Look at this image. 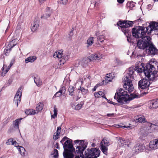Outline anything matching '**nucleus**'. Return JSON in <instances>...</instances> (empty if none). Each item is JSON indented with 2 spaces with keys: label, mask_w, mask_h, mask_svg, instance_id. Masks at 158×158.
I'll use <instances>...</instances> for the list:
<instances>
[{
  "label": "nucleus",
  "mask_w": 158,
  "mask_h": 158,
  "mask_svg": "<svg viewBox=\"0 0 158 158\" xmlns=\"http://www.w3.org/2000/svg\"><path fill=\"white\" fill-rule=\"evenodd\" d=\"M68 0H61L60 3L63 5H66Z\"/></svg>",
  "instance_id": "obj_48"
},
{
  "label": "nucleus",
  "mask_w": 158,
  "mask_h": 158,
  "mask_svg": "<svg viewBox=\"0 0 158 158\" xmlns=\"http://www.w3.org/2000/svg\"><path fill=\"white\" fill-rule=\"evenodd\" d=\"M39 26V22L38 20L34 21L33 23L31 25V29L33 32L35 31L38 29Z\"/></svg>",
  "instance_id": "obj_19"
},
{
  "label": "nucleus",
  "mask_w": 158,
  "mask_h": 158,
  "mask_svg": "<svg viewBox=\"0 0 158 158\" xmlns=\"http://www.w3.org/2000/svg\"><path fill=\"white\" fill-rule=\"evenodd\" d=\"M145 148V147L142 145H136L134 147V150L137 153H138L139 152H142Z\"/></svg>",
  "instance_id": "obj_21"
},
{
  "label": "nucleus",
  "mask_w": 158,
  "mask_h": 158,
  "mask_svg": "<svg viewBox=\"0 0 158 158\" xmlns=\"http://www.w3.org/2000/svg\"><path fill=\"white\" fill-rule=\"evenodd\" d=\"M60 142L63 144L64 150L73 151L74 149L72 144V141L66 136L64 137Z\"/></svg>",
  "instance_id": "obj_7"
},
{
  "label": "nucleus",
  "mask_w": 158,
  "mask_h": 158,
  "mask_svg": "<svg viewBox=\"0 0 158 158\" xmlns=\"http://www.w3.org/2000/svg\"><path fill=\"white\" fill-rule=\"evenodd\" d=\"M124 1V0H117L118 2L119 3H122Z\"/></svg>",
  "instance_id": "obj_54"
},
{
  "label": "nucleus",
  "mask_w": 158,
  "mask_h": 158,
  "mask_svg": "<svg viewBox=\"0 0 158 158\" xmlns=\"http://www.w3.org/2000/svg\"><path fill=\"white\" fill-rule=\"evenodd\" d=\"M105 99H107V101L108 103H111V104L113 103V102H112V101H111L110 100H108L107 99V98L106 97H105Z\"/></svg>",
  "instance_id": "obj_55"
},
{
  "label": "nucleus",
  "mask_w": 158,
  "mask_h": 158,
  "mask_svg": "<svg viewBox=\"0 0 158 158\" xmlns=\"http://www.w3.org/2000/svg\"><path fill=\"white\" fill-rule=\"evenodd\" d=\"M135 120L136 122L139 123H145L146 122L145 117L143 116H139L135 117Z\"/></svg>",
  "instance_id": "obj_18"
},
{
  "label": "nucleus",
  "mask_w": 158,
  "mask_h": 158,
  "mask_svg": "<svg viewBox=\"0 0 158 158\" xmlns=\"http://www.w3.org/2000/svg\"><path fill=\"white\" fill-rule=\"evenodd\" d=\"M94 95L95 98H99L101 97L105 98V93L102 91H99L98 92H95Z\"/></svg>",
  "instance_id": "obj_25"
},
{
  "label": "nucleus",
  "mask_w": 158,
  "mask_h": 158,
  "mask_svg": "<svg viewBox=\"0 0 158 158\" xmlns=\"http://www.w3.org/2000/svg\"><path fill=\"white\" fill-rule=\"evenodd\" d=\"M112 104L114 105H117L118 104L117 103H115V102H113V103H112Z\"/></svg>",
  "instance_id": "obj_61"
},
{
  "label": "nucleus",
  "mask_w": 158,
  "mask_h": 158,
  "mask_svg": "<svg viewBox=\"0 0 158 158\" xmlns=\"http://www.w3.org/2000/svg\"><path fill=\"white\" fill-rule=\"evenodd\" d=\"M46 0H39V1L40 3H42L44 1Z\"/></svg>",
  "instance_id": "obj_57"
},
{
  "label": "nucleus",
  "mask_w": 158,
  "mask_h": 158,
  "mask_svg": "<svg viewBox=\"0 0 158 158\" xmlns=\"http://www.w3.org/2000/svg\"><path fill=\"white\" fill-rule=\"evenodd\" d=\"M158 139H156L150 142L149 147L151 149H156L157 148Z\"/></svg>",
  "instance_id": "obj_14"
},
{
  "label": "nucleus",
  "mask_w": 158,
  "mask_h": 158,
  "mask_svg": "<svg viewBox=\"0 0 158 158\" xmlns=\"http://www.w3.org/2000/svg\"><path fill=\"white\" fill-rule=\"evenodd\" d=\"M53 112L54 114L51 115V117L52 118H55L57 116V110L55 106L54 108Z\"/></svg>",
  "instance_id": "obj_40"
},
{
  "label": "nucleus",
  "mask_w": 158,
  "mask_h": 158,
  "mask_svg": "<svg viewBox=\"0 0 158 158\" xmlns=\"http://www.w3.org/2000/svg\"><path fill=\"white\" fill-rule=\"evenodd\" d=\"M102 55L100 54H94L90 56L92 60H99L102 58Z\"/></svg>",
  "instance_id": "obj_20"
},
{
  "label": "nucleus",
  "mask_w": 158,
  "mask_h": 158,
  "mask_svg": "<svg viewBox=\"0 0 158 158\" xmlns=\"http://www.w3.org/2000/svg\"><path fill=\"white\" fill-rule=\"evenodd\" d=\"M146 79L143 78L139 81L138 83L139 87L141 89H145L149 87L150 85V82Z\"/></svg>",
  "instance_id": "obj_12"
},
{
  "label": "nucleus",
  "mask_w": 158,
  "mask_h": 158,
  "mask_svg": "<svg viewBox=\"0 0 158 158\" xmlns=\"http://www.w3.org/2000/svg\"><path fill=\"white\" fill-rule=\"evenodd\" d=\"M81 96H78L77 98H75V100H76V101H77L80 98H81Z\"/></svg>",
  "instance_id": "obj_59"
},
{
  "label": "nucleus",
  "mask_w": 158,
  "mask_h": 158,
  "mask_svg": "<svg viewBox=\"0 0 158 158\" xmlns=\"http://www.w3.org/2000/svg\"><path fill=\"white\" fill-rule=\"evenodd\" d=\"M36 59V57L35 56H31L27 57L25 59V62L26 63L28 62H33Z\"/></svg>",
  "instance_id": "obj_29"
},
{
  "label": "nucleus",
  "mask_w": 158,
  "mask_h": 158,
  "mask_svg": "<svg viewBox=\"0 0 158 158\" xmlns=\"http://www.w3.org/2000/svg\"><path fill=\"white\" fill-rule=\"evenodd\" d=\"M13 142V139L12 138H10L7 140V142H6V144L7 145H10V144L12 145Z\"/></svg>",
  "instance_id": "obj_44"
},
{
  "label": "nucleus",
  "mask_w": 158,
  "mask_h": 158,
  "mask_svg": "<svg viewBox=\"0 0 158 158\" xmlns=\"http://www.w3.org/2000/svg\"><path fill=\"white\" fill-rule=\"evenodd\" d=\"M102 84H100V83H99L98 84H97V85H96V86L94 87V89H93V90L94 91H96V89L98 88V86H101V85Z\"/></svg>",
  "instance_id": "obj_49"
},
{
  "label": "nucleus",
  "mask_w": 158,
  "mask_h": 158,
  "mask_svg": "<svg viewBox=\"0 0 158 158\" xmlns=\"http://www.w3.org/2000/svg\"><path fill=\"white\" fill-rule=\"evenodd\" d=\"M68 91L69 93V94L71 96L73 95V93L74 91L73 87L72 86H69L68 89Z\"/></svg>",
  "instance_id": "obj_43"
},
{
  "label": "nucleus",
  "mask_w": 158,
  "mask_h": 158,
  "mask_svg": "<svg viewBox=\"0 0 158 158\" xmlns=\"http://www.w3.org/2000/svg\"><path fill=\"white\" fill-rule=\"evenodd\" d=\"M56 148L57 149H59V144H58V143H56Z\"/></svg>",
  "instance_id": "obj_58"
},
{
  "label": "nucleus",
  "mask_w": 158,
  "mask_h": 158,
  "mask_svg": "<svg viewBox=\"0 0 158 158\" xmlns=\"http://www.w3.org/2000/svg\"><path fill=\"white\" fill-rule=\"evenodd\" d=\"M112 79V78L108 76H106L105 79V81L106 83H107L111 81Z\"/></svg>",
  "instance_id": "obj_46"
},
{
  "label": "nucleus",
  "mask_w": 158,
  "mask_h": 158,
  "mask_svg": "<svg viewBox=\"0 0 158 158\" xmlns=\"http://www.w3.org/2000/svg\"><path fill=\"white\" fill-rule=\"evenodd\" d=\"M149 48L148 49V52L152 55H154L156 53L157 50L154 46V45L151 43L150 44L149 46Z\"/></svg>",
  "instance_id": "obj_16"
},
{
  "label": "nucleus",
  "mask_w": 158,
  "mask_h": 158,
  "mask_svg": "<svg viewBox=\"0 0 158 158\" xmlns=\"http://www.w3.org/2000/svg\"><path fill=\"white\" fill-rule=\"evenodd\" d=\"M75 158H80V157L79 156H76Z\"/></svg>",
  "instance_id": "obj_63"
},
{
  "label": "nucleus",
  "mask_w": 158,
  "mask_h": 158,
  "mask_svg": "<svg viewBox=\"0 0 158 158\" xmlns=\"http://www.w3.org/2000/svg\"><path fill=\"white\" fill-rule=\"evenodd\" d=\"M92 60L90 56L89 57H85L82 60V61L85 64H87L90 61Z\"/></svg>",
  "instance_id": "obj_38"
},
{
  "label": "nucleus",
  "mask_w": 158,
  "mask_h": 158,
  "mask_svg": "<svg viewBox=\"0 0 158 158\" xmlns=\"http://www.w3.org/2000/svg\"><path fill=\"white\" fill-rule=\"evenodd\" d=\"M9 28V26H8L7 27V29H6V31H7V29H8V28Z\"/></svg>",
  "instance_id": "obj_64"
},
{
  "label": "nucleus",
  "mask_w": 158,
  "mask_h": 158,
  "mask_svg": "<svg viewBox=\"0 0 158 158\" xmlns=\"http://www.w3.org/2000/svg\"><path fill=\"white\" fill-rule=\"evenodd\" d=\"M115 61V62L117 63L118 64H120L121 63V62L118 59H116Z\"/></svg>",
  "instance_id": "obj_52"
},
{
  "label": "nucleus",
  "mask_w": 158,
  "mask_h": 158,
  "mask_svg": "<svg viewBox=\"0 0 158 158\" xmlns=\"http://www.w3.org/2000/svg\"><path fill=\"white\" fill-rule=\"evenodd\" d=\"M17 149L22 156H24L26 154V151L25 148L22 146L17 147Z\"/></svg>",
  "instance_id": "obj_27"
},
{
  "label": "nucleus",
  "mask_w": 158,
  "mask_h": 158,
  "mask_svg": "<svg viewBox=\"0 0 158 158\" xmlns=\"http://www.w3.org/2000/svg\"><path fill=\"white\" fill-rule=\"evenodd\" d=\"M83 105V102H81L80 104H78L76 106H75V109L76 110H80Z\"/></svg>",
  "instance_id": "obj_39"
},
{
  "label": "nucleus",
  "mask_w": 158,
  "mask_h": 158,
  "mask_svg": "<svg viewBox=\"0 0 158 158\" xmlns=\"http://www.w3.org/2000/svg\"><path fill=\"white\" fill-rule=\"evenodd\" d=\"M119 127H121L122 128H123V127H124V128H130V127L129 126H127V127H126V126H120V125H118Z\"/></svg>",
  "instance_id": "obj_56"
},
{
  "label": "nucleus",
  "mask_w": 158,
  "mask_h": 158,
  "mask_svg": "<svg viewBox=\"0 0 158 158\" xmlns=\"http://www.w3.org/2000/svg\"><path fill=\"white\" fill-rule=\"evenodd\" d=\"M149 108H156L158 107L157 99L153 100L150 101Z\"/></svg>",
  "instance_id": "obj_15"
},
{
  "label": "nucleus",
  "mask_w": 158,
  "mask_h": 158,
  "mask_svg": "<svg viewBox=\"0 0 158 158\" xmlns=\"http://www.w3.org/2000/svg\"><path fill=\"white\" fill-rule=\"evenodd\" d=\"M14 60H11L10 61V64L7 67H10H10L12 65V64H14Z\"/></svg>",
  "instance_id": "obj_51"
},
{
  "label": "nucleus",
  "mask_w": 158,
  "mask_h": 158,
  "mask_svg": "<svg viewBox=\"0 0 158 158\" xmlns=\"http://www.w3.org/2000/svg\"><path fill=\"white\" fill-rule=\"evenodd\" d=\"M149 25L146 27L138 26L133 28L132 30L133 36L137 38L144 37L145 36L149 35L152 31L157 30L158 23L155 22H152L149 23Z\"/></svg>",
  "instance_id": "obj_1"
},
{
  "label": "nucleus",
  "mask_w": 158,
  "mask_h": 158,
  "mask_svg": "<svg viewBox=\"0 0 158 158\" xmlns=\"http://www.w3.org/2000/svg\"><path fill=\"white\" fill-rule=\"evenodd\" d=\"M114 115V114L113 113L112 114H107V116L108 117H113Z\"/></svg>",
  "instance_id": "obj_53"
},
{
  "label": "nucleus",
  "mask_w": 158,
  "mask_h": 158,
  "mask_svg": "<svg viewBox=\"0 0 158 158\" xmlns=\"http://www.w3.org/2000/svg\"><path fill=\"white\" fill-rule=\"evenodd\" d=\"M133 24L132 21H124L122 22L119 21L117 23V25L120 26L122 31L124 33L125 35L127 37L128 35L129 30L128 28L129 27L132 26Z\"/></svg>",
  "instance_id": "obj_5"
},
{
  "label": "nucleus",
  "mask_w": 158,
  "mask_h": 158,
  "mask_svg": "<svg viewBox=\"0 0 158 158\" xmlns=\"http://www.w3.org/2000/svg\"><path fill=\"white\" fill-rule=\"evenodd\" d=\"M34 81L35 83L38 86H40L42 84V81L39 77H34Z\"/></svg>",
  "instance_id": "obj_33"
},
{
  "label": "nucleus",
  "mask_w": 158,
  "mask_h": 158,
  "mask_svg": "<svg viewBox=\"0 0 158 158\" xmlns=\"http://www.w3.org/2000/svg\"><path fill=\"white\" fill-rule=\"evenodd\" d=\"M64 158H73L74 155L72 153L69 152H64L63 153Z\"/></svg>",
  "instance_id": "obj_30"
},
{
  "label": "nucleus",
  "mask_w": 158,
  "mask_h": 158,
  "mask_svg": "<svg viewBox=\"0 0 158 158\" xmlns=\"http://www.w3.org/2000/svg\"><path fill=\"white\" fill-rule=\"evenodd\" d=\"M78 82L77 81L75 84V85L76 86L77 84L78 83L80 85H81L82 84V79L80 78L78 80Z\"/></svg>",
  "instance_id": "obj_47"
},
{
  "label": "nucleus",
  "mask_w": 158,
  "mask_h": 158,
  "mask_svg": "<svg viewBox=\"0 0 158 158\" xmlns=\"http://www.w3.org/2000/svg\"><path fill=\"white\" fill-rule=\"evenodd\" d=\"M12 48L9 46V45L6 47L4 50V52L5 54L7 55L6 53H8L10 51Z\"/></svg>",
  "instance_id": "obj_41"
},
{
  "label": "nucleus",
  "mask_w": 158,
  "mask_h": 158,
  "mask_svg": "<svg viewBox=\"0 0 158 158\" xmlns=\"http://www.w3.org/2000/svg\"><path fill=\"white\" fill-rule=\"evenodd\" d=\"M144 64L140 63V64L136 67L135 70L138 73H142L143 71L146 77L150 81H153L157 78L158 75L157 71H155V68L153 65L148 64L145 67H144Z\"/></svg>",
  "instance_id": "obj_2"
},
{
  "label": "nucleus",
  "mask_w": 158,
  "mask_h": 158,
  "mask_svg": "<svg viewBox=\"0 0 158 158\" xmlns=\"http://www.w3.org/2000/svg\"><path fill=\"white\" fill-rule=\"evenodd\" d=\"M12 145H14L15 147H16L17 148V147L19 146L18 145V143H17L16 141L15 140L14 141Z\"/></svg>",
  "instance_id": "obj_50"
},
{
  "label": "nucleus",
  "mask_w": 158,
  "mask_h": 158,
  "mask_svg": "<svg viewBox=\"0 0 158 158\" xmlns=\"http://www.w3.org/2000/svg\"><path fill=\"white\" fill-rule=\"evenodd\" d=\"M22 88L19 87L17 91L14 99V103L17 106H18V103L20 102L22 96Z\"/></svg>",
  "instance_id": "obj_13"
},
{
  "label": "nucleus",
  "mask_w": 158,
  "mask_h": 158,
  "mask_svg": "<svg viewBox=\"0 0 158 158\" xmlns=\"http://www.w3.org/2000/svg\"><path fill=\"white\" fill-rule=\"evenodd\" d=\"M142 39V40H139L138 41L137 46L139 49H143L150 44L151 38L148 36H145Z\"/></svg>",
  "instance_id": "obj_6"
},
{
  "label": "nucleus",
  "mask_w": 158,
  "mask_h": 158,
  "mask_svg": "<svg viewBox=\"0 0 158 158\" xmlns=\"http://www.w3.org/2000/svg\"><path fill=\"white\" fill-rule=\"evenodd\" d=\"M46 12L45 15H44L43 17L45 19L49 17L52 13V11L50 7H47L46 8Z\"/></svg>",
  "instance_id": "obj_31"
},
{
  "label": "nucleus",
  "mask_w": 158,
  "mask_h": 158,
  "mask_svg": "<svg viewBox=\"0 0 158 158\" xmlns=\"http://www.w3.org/2000/svg\"><path fill=\"white\" fill-rule=\"evenodd\" d=\"M112 104L114 105H117L118 104L117 103H115V102H113V103H112Z\"/></svg>",
  "instance_id": "obj_60"
},
{
  "label": "nucleus",
  "mask_w": 158,
  "mask_h": 158,
  "mask_svg": "<svg viewBox=\"0 0 158 158\" xmlns=\"http://www.w3.org/2000/svg\"><path fill=\"white\" fill-rule=\"evenodd\" d=\"M62 52L60 51V52H56L54 53L53 55V57L55 58H61L60 60L61 64H64V63L69 58V56H66L64 57V56H62L63 54L62 53Z\"/></svg>",
  "instance_id": "obj_10"
},
{
  "label": "nucleus",
  "mask_w": 158,
  "mask_h": 158,
  "mask_svg": "<svg viewBox=\"0 0 158 158\" xmlns=\"http://www.w3.org/2000/svg\"><path fill=\"white\" fill-rule=\"evenodd\" d=\"M134 69L132 68H130L129 69L127 76L123 77V87L126 90H127L129 92H131L134 89L132 82L133 78V73Z\"/></svg>",
  "instance_id": "obj_4"
},
{
  "label": "nucleus",
  "mask_w": 158,
  "mask_h": 158,
  "mask_svg": "<svg viewBox=\"0 0 158 158\" xmlns=\"http://www.w3.org/2000/svg\"><path fill=\"white\" fill-rule=\"evenodd\" d=\"M61 128L60 127H57L56 132L54 133L53 136V139L55 140L58 139L60 135Z\"/></svg>",
  "instance_id": "obj_23"
},
{
  "label": "nucleus",
  "mask_w": 158,
  "mask_h": 158,
  "mask_svg": "<svg viewBox=\"0 0 158 158\" xmlns=\"http://www.w3.org/2000/svg\"><path fill=\"white\" fill-rule=\"evenodd\" d=\"M43 104L41 102H39L36 106V111H37L36 113L40 111L43 109Z\"/></svg>",
  "instance_id": "obj_35"
},
{
  "label": "nucleus",
  "mask_w": 158,
  "mask_h": 158,
  "mask_svg": "<svg viewBox=\"0 0 158 158\" xmlns=\"http://www.w3.org/2000/svg\"><path fill=\"white\" fill-rule=\"evenodd\" d=\"M130 142L128 140H124L122 138H120L118 140V143L120 146H123L124 145H127L128 146L129 143Z\"/></svg>",
  "instance_id": "obj_17"
},
{
  "label": "nucleus",
  "mask_w": 158,
  "mask_h": 158,
  "mask_svg": "<svg viewBox=\"0 0 158 158\" xmlns=\"http://www.w3.org/2000/svg\"><path fill=\"white\" fill-rule=\"evenodd\" d=\"M25 114L27 115H34L35 114L36 112V111L33 109L27 110L25 111Z\"/></svg>",
  "instance_id": "obj_32"
},
{
  "label": "nucleus",
  "mask_w": 158,
  "mask_h": 158,
  "mask_svg": "<svg viewBox=\"0 0 158 158\" xmlns=\"http://www.w3.org/2000/svg\"><path fill=\"white\" fill-rule=\"evenodd\" d=\"M110 144V143L108 140L103 139L101 141L100 148L102 151L105 154H106L108 150L107 147Z\"/></svg>",
  "instance_id": "obj_11"
},
{
  "label": "nucleus",
  "mask_w": 158,
  "mask_h": 158,
  "mask_svg": "<svg viewBox=\"0 0 158 158\" xmlns=\"http://www.w3.org/2000/svg\"><path fill=\"white\" fill-rule=\"evenodd\" d=\"M70 35H73V32L72 31H71L70 32Z\"/></svg>",
  "instance_id": "obj_62"
},
{
  "label": "nucleus",
  "mask_w": 158,
  "mask_h": 158,
  "mask_svg": "<svg viewBox=\"0 0 158 158\" xmlns=\"http://www.w3.org/2000/svg\"><path fill=\"white\" fill-rule=\"evenodd\" d=\"M141 96V95L137 94H131V96L122 89H118L117 91L114 96V99H116L118 102L126 104L129 101L135 98H138Z\"/></svg>",
  "instance_id": "obj_3"
},
{
  "label": "nucleus",
  "mask_w": 158,
  "mask_h": 158,
  "mask_svg": "<svg viewBox=\"0 0 158 158\" xmlns=\"http://www.w3.org/2000/svg\"><path fill=\"white\" fill-rule=\"evenodd\" d=\"M74 142L76 147V150L74 149L73 150H74L76 152L81 156L86 147L84 141L83 140H77L74 141Z\"/></svg>",
  "instance_id": "obj_8"
},
{
  "label": "nucleus",
  "mask_w": 158,
  "mask_h": 158,
  "mask_svg": "<svg viewBox=\"0 0 158 158\" xmlns=\"http://www.w3.org/2000/svg\"><path fill=\"white\" fill-rule=\"evenodd\" d=\"M148 125L152 128L154 129L157 128V124H154L151 123H148Z\"/></svg>",
  "instance_id": "obj_42"
},
{
  "label": "nucleus",
  "mask_w": 158,
  "mask_h": 158,
  "mask_svg": "<svg viewBox=\"0 0 158 158\" xmlns=\"http://www.w3.org/2000/svg\"><path fill=\"white\" fill-rule=\"evenodd\" d=\"M19 40V37L14 38L8 44L9 46L12 48L18 43Z\"/></svg>",
  "instance_id": "obj_22"
},
{
  "label": "nucleus",
  "mask_w": 158,
  "mask_h": 158,
  "mask_svg": "<svg viewBox=\"0 0 158 158\" xmlns=\"http://www.w3.org/2000/svg\"><path fill=\"white\" fill-rule=\"evenodd\" d=\"M104 36L103 35H99L98 37V42H102L104 41Z\"/></svg>",
  "instance_id": "obj_37"
},
{
  "label": "nucleus",
  "mask_w": 158,
  "mask_h": 158,
  "mask_svg": "<svg viewBox=\"0 0 158 158\" xmlns=\"http://www.w3.org/2000/svg\"><path fill=\"white\" fill-rule=\"evenodd\" d=\"M54 158H57L58 156V151L57 150L55 149L54 150V153L53 154Z\"/></svg>",
  "instance_id": "obj_45"
},
{
  "label": "nucleus",
  "mask_w": 158,
  "mask_h": 158,
  "mask_svg": "<svg viewBox=\"0 0 158 158\" xmlns=\"http://www.w3.org/2000/svg\"><path fill=\"white\" fill-rule=\"evenodd\" d=\"M22 118L20 119H17L15 120L13 123V124L14 125V127L17 129H19V123L20 122L21 119Z\"/></svg>",
  "instance_id": "obj_34"
},
{
  "label": "nucleus",
  "mask_w": 158,
  "mask_h": 158,
  "mask_svg": "<svg viewBox=\"0 0 158 158\" xmlns=\"http://www.w3.org/2000/svg\"><path fill=\"white\" fill-rule=\"evenodd\" d=\"M66 91L65 88L64 87H61L60 90L56 92L54 96L55 97H58L60 96L62 94H64Z\"/></svg>",
  "instance_id": "obj_24"
},
{
  "label": "nucleus",
  "mask_w": 158,
  "mask_h": 158,
  "mask_svg": "<svg viewBox=\"0 0 158 158\" xmlns=\"http://www.w3.org/2000/svg\"><path fill=\"white\" fill-rule=\"evenodd\" d=\"M10 69V67H7V65H6L5 64H4L3 68H2V72L1 75L2 76H5L6 73Z\"/></svg>",
  "instance_id": "obj_26"
},
{
  "label": "nucleus",
  "mask_w": 158,
  "mask_h": 158,
  "mask_svg": "<svg viewBox=\"0 0 158 158\" xmlns=\"http://www.w3.org/2000/svg\"><path fill=\"white\" fill-rule=\"evenodd\" d=\"M100 152V150L97 148H92L86 152L85 156L87 158H96L99 156Z\"/></svg>",
  "instance_id": "obj_9"
},
{
  "label": "nucleus",
  "mask_w": 158,
  "mask_h": 158,
  "mask_svg": "<svg viewBox=\"0 0 158 158\" xmlns=\"http://www.w3.org/2000/svg\"><path fill=\"white\" fill-rule=\"evenodd\" d=\"M94 38L89 37L87 40L86 44L87 48L91 46L94 43Z\"/></svg>",
  "instance_id": "obj_28"
},
{
  "label": "nucleus",
  "mask_w": 158,
  "mask_h": 158,
  "mask_svg": "<svg viewBox=\"0 0 158 158\" xmlns=\"http://www.w3.org/2000/svg\"><path fill=\"white\" fill-rule=\"evenodd\" d=\"M78 90H79V92L81 91L83 95H85L89 92L88 89H85L83 87H81V86L80 89H78Z\"/></svg>",
  "instance_id": "obj_36"
}]
</instances>
